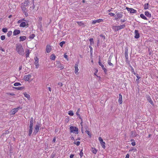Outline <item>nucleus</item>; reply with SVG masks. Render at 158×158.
I'll list each match as a JSON object with an SVG mask.
<instances>
[{"label":"nucleus","mask_w":158,"mask_h":158,"mask_svg":"<svg viewBox=\"0 0 158 158\" xmlns=\"http://www.w3.org/2000/svg\"><path fill=\"white\" fill-rule=\"evenodd\" d=\"M50 58L52 60H55L56 58V56L54 54H52L50 56Z\"/></svg>","instance_id":"32"},{"label":"nucleus","mask_w":158,"mask_h":158,"mask_svg":"<svg viewBox=\"0 0 158 158\" xmlns=\"http://www.w3.org/2000/svg\"><path fill=\"white\" fill-rule=\"evenodd\" d=\"M126 9L128 11H129L131 13H135L136 12V10L132 8L126 7Z\"/></svg>","instance_id":"11"},{"label":"nucleus","mask_w":158,"mask_h":158,"mask_svg":"<svg viewBox=\"0 0 158 158\" xmlns=\"http://www.w3.org/2000/svg\"><path fill=\"white\" fill-rule=\"evenodd\" d=\"M34 60H35L34 64L35 66V68L36 69H38L39 66V65L38 63V62H39L38 58H37V57H35L34 58Z\"/></svg>","instance_id":"7"},{"label":"nucleus","mask_w":158,"mask_h":158,"mask_svg":"<svg viewBox=\"0 0 158 158\" xmlns=\"http://www.w3.org/2000/svg\"><path fill=\"white\" fill-rule=\"evenodd\" d=\"M98 139L99 140L100 143L101 144L102 148H103L104 149H105L106 148L105 142L104 141H103V139L101 137H99Z\"/></svg>","instance_id":"5"},{"label":"nucleus","mask_w":158,"mask_h":158,"mask_svg":"<svg viewBox=\"0 0 158 158\" xmlns=\"http://www.w3.org/2000/svg\"><path fill=\"white\" fill-rule=\"evenodd\" d=\"M116 14L117 17L115 18V19L116 20H118V19L121 18L123 16V12H121L120 13L116 12Z\"/></svg>","instance_id":"6"},{"label":"nucleus","mask_w":158,"mask_h":158,"mask_svg":"<svg viewBox=\"0 0 158 158\" xmlns=\"http://www.w3.org/2000/svg\"><path fill=\"white\" fill-rule=\"evenodd\" d=\"M136 76V77L137 78L136 79V81H138L139 80V79L140 78V77L139 76H138V74H137Z\"/></svg>","instance_id":"51"},{"label":"nucleus","mask_w":158,"mask_h":158,"mask_svg":"<svg viewBox=\"0 0 158 158\" xmlns=\"http://www.w3.org/2000/svg\"><path fill=\"white\" fill-rule=\"evenodd\" d=\"M145 15L146 16L149 18H151L152 15L151 13H150L148 11H146L145 12Z\"/></svg>","instance_id":"25"},{"label":"nucleus","mask_w":158,"mask_h":158,"mask_svg":"<svg viewBox=\"0 0 158 158\" xmlns=\"http://www.w3.org/2000/svg\"><path fill=\"white\" fill-rule=\"evenodd\" d=\"M65 44V42L64 41H62L60 43V45L61 47H62L63 45Z\"/></svg>","instance_id":"41"},{"label":"nucleus","mask_w":158,"mask_h":158,"mask_svg":"<svg viewBox=\"0 0 158 158\" xmlns=\"http://www.w3.org/2000/svg\"><path fill=\"white\" fill-rule=\"evenodd\" d=\"M131 135L133 137H136L137 135V134L135 131H132L131 132Z\"/></svg>","instance_id":"31"},{"label":"nucleus","mask_w":158,"mask_h":158,"mask_svg":"<svg viewBox=\"0 0 158 158\" xmlns=\"http://www.w3.org/2000/svg\"><path fill=\"white\" fill-rule=\"evenodd\" d=\"M2 31L4 33L6 32L7 31V29L6 28H3L2 29Z\"/></svg>","instance_id":"49"},{"label":"nucleus","mask_w":158,"mask_h":158,"mask_svg":"<svg viewBox=\"0 0 158 158\" xmlns=\"http://www.w3.org/2000/svg\"><path fill=\"white\" fill-rule=\"evenodd\" d=\"M91 150L92 152L94 154H96L98 151L97 150L94 148H92Z\"/></svg>","instance_id":"26"},{"label":"nucleus","mask_w":158,"mask_h":158,"mask_svg":"<svg viewBox=\"0 0 158 158\" xmlns=\"http://www.w3.org/2000/svg\"><path fill=\"white\" fill-rule=\"evenodd\" d=\"M109 15L112 16H114L115 15V14L114 13H109Z\"/></svg>","instance_id":"52"},{"label":"nucleus","mask_w":158,"mask_h":158,"mask_svg":"<svg viewBox=\"0 0 158 158\" xmlns=\"http://www.w3.org/2000/svg\"><path fill=\"white\" fill-rule=\"evenodd\" d=\"M76 23L79 26H85L84 23L82 21H76Z\"/></svg>","instance_id":"22"},{"label":"nucleus","mask_w":158,"mask_h":158,"mask_svg":"<svg viewBox=\"0 0 158 158\" xmlns=\"http://www.w3.org/2000/svg\"><path fill=\"white\" fill-rule=\"evenodd\" d=\"M70 133L75 134H78L79 133V129L78 127L74 126H71L69 128Z\"/></svg>","instance_id":"2"},{"label":"nucleus","mask_w":158,"mask_h":158,"mask_svg":"<svg viewBox=\"0 0 158 158\" xmlns=\"http://www.w3.org/2000/svg\"><path fill=\"white\" fill-rule=\"evenodd\" d=\"M56 66L58 68H60L61 69H63L64 68L63 64H62L59 61L56 62Z\"/></svg>","instance_id":"13"},{"label":"nucleus","mask_w":158,"mask_h":158,"mask_svg":"<svg viewBox=\"0 0 158 158\" xmlns=\"http://www.w3.org/2000/svg\"><path fill=\"white\" fill-rule=\"evenodd\" d=\"M29 2L28 1H25L24 2V4H25V6H27L28 5H29Z\"/></svg>","instance_id":"44"},{"label":"nucleus","mask_w":158,"mask_h":158,"mask_svg":"<svg viewBox=\"0 0 158 158\" xmlns=\"http://www.w3.org/2000/svg\"><path fill=\"white\" fill-rule=\"evenodd\" d=\"M78 64H76L74 66V68H75V71L74 72L75 73L77 74L78 75V71H79V69L78 68Z\"/></svg>","instance_id":"14"},{"label":"nucleus","mask_w":158,"mask_h":158,"mask_svg":"<svg viewBox=\"0 0 158 158\" xmlns=\"http://www.w3.org/2000/svg\"><path fill=\"white\" fill-rule=\"evenodd\" d=\"M12 31H9L8 32L7 35L8 37H10L12 35Z\"/></svg>","instance_id":"38"},{"label":"nucleus","mask_w":158,"mask_h":158,"mask_svg":"<svg viewBox=\"0 0 158 158\" xmlns=\"http://www.w3.org/2000/svg\"><path fill=\"white\" fill-rule=\"evenodd\" d=\"M66 121L68 122L69 120V118H68L66 119Z\"/></svg>","instance_id":"64"},{"label":"nucleus","mask_w":158,"mask_h":158,"mask_svg":"<svg viewBox=\"0 0 158 158\" xmlns=\"http://www.w3.org/2000/svg\"><path fill=\"white\" fill-rule=\"evenodd\" d=\"M98 64H99V65L102 67V69H103V70H104L105 73H106L107 72V70L104 67V65L103 64H102V63L101 62L100 60H99V61L98 62Z\"/></svg>","instance_id":"12"},{"label":"nucleus","mask_w":158,"mask_h":158,"mask_svg":"<svg viewBox=\"0 0 158 158\" xmlns=\"http://www.w3.org/2000/svg\"><path fill=\"white\" fill-rule=\"evenodd\" d=\"M58 85H59L61 87L63 86V84L62 83L59 82L58 83Z\"/></svg>","instance_id":"55"},{"label":"nucleus","mask_w":158,"mask_h":158,"mask_svg":"<svg viewBox=\"0 0 158 158\" xmlns=\"http://www.w3.org/2000/svg\"><path fill=\"white\" fill-rule=\"evenodd\" d=\"M42 19H43L42 17H40L39 18V20L40 21H42Z\"/></svg>","instance_id":"57"},{"label":"nucleus","mask_w":158,"mask_h":158,"mask_svg":"<svg viewBox=\"0 0 158 158\" xmlns=\"http://www.w3.org/2000/svg\"><path fill=\"white\" fill-rule=\"evenodd\" d=\"M126 21V20L125 19L121 20V22L122 23L124 22H125Z\"/></svg>","instance_id":"58"},{"label":"nucleus","mask_w":158,"mask_h":158,"mask_svg":"<svg viewBox=\"0 0 158 158\" xmlns=\"http://www.w3.org/2000/svg\"><path fill=\"white\" fill-rule=\"evenodd\" d=\"M100 37L103 38H104V39H105V36L104 35H100Z\"/></svg>","instance_id":"59"},{"label":"nucleus","mask_w":158,"mask_h":158,"mask_svg":"<svg viewBox=\"0 0 158 158\" xmlns=\"http://www.w3.org/2000/svg\"><path fill=\"white\" fill-rule=\"evenodd\" d=\"M74 155L73 154H71L70 156V158H73L74 157Z\"/></svg>","instance_id":"60"},{"label":"nucleus","mask_w":158,"mask_h":158,"mask_svg":"<svg viewBox=\"0 0 158 158\" xmlns=\"http://www.w3.org/2000/svg\"><path fill=\"white\" fill-rule=\"evenodd\" d=\"M131 71H132V72L133 73L134 75H137V74H136L135 73L134 69L132 67V68H131Z\"/></svg>","instance_id":"45"},{"label":"nucleus","mask_w":158,"mask_h":158,"mask_svg":"<svg viewBox=\"0 0 158 158\" xmlns=\"http://www.w3.org/2000/svg\"><path fill=\"white\" fill-rule=\"evenodd\" d=\"M26 57H29V54L30 53L29 50H27L26 51Z\"/></svg>","instance_id":"37"},{"label":"nucleus","mask_w":158,"mask_h":158,"mask_svg":"<svg viewBox=\"0 0 158 158\" xmlns=\"http://www.w3.org/2000/svg\"><path fill=\"white\" fill-rule=\"evenodd\" d=\"M83 152H82L81 151L80 153V155L81 157H82V156L83 155Z\"/></svg>","instance_id":"54"},{"label":"nucleus","mask_w":158,"mask_h":158,"mask_svg":"<svg viewBox=\"0 0 158 158\" xmlns=\"http://www.w3.org/2000/svg\"><path fill=\"white\" fill-rule=\"evenodd\" d=\"M135 37L136 39H138L139 37V31L137 30H135Z\"/></svg>","instance_id":"17"},{"label":"nucleus","mask_w":158,"mask_h":158,"mask_svg":"<svg viewBox=\"0 0 158 158\" xmlns=\"http://www.w3.org/2000/svg\"><path fill=\"white\" fill-rule=\"evenodd\" d=\"M111 59H110L109 58V60H108V63L110 65L113 67V66H114V65L111 62Z\"/></svg>","instance_id":"34"},{"label":"nucleus","mask_w":158,"mask_h":158,"mask_svg":"<svg viewBox=\"0 0 158 158\" xmlns=\"http://www.w3.org/2000/svg\"><path fill=\"white\" fill-rule=\"evenodd\" d=\"M40 126L38 125H36L34 129V130L33 134L35 135L39 131Z\"/></svg>","instance_id":"8"},{"label":"nucleus","mask_w":158,"mask_h":158,"mask_svg":"<svg viewBox=\"0 0 158 158\" xmlns=\"http://www.w3.org/2000/svg\"><path fill=\"white\" fill-rule=\"evenodd\" d=\"M103 21V19H99L96 20H94L93 21L92 23L93 24H95L96 23H100Z\"/></svg>","instance_id":"15"},{"label":"nucleus","mask_w":158,"mask_h":158,"mask_svg":"<svg viewBox=\"0 0 158 158\" xmlns=\"http://www.w3.org/2000/svg\"><path fill=\"white\" fill-rule=\"evenodd\" d=\"M80 111V108H78L76 113V115L78 116V118L81 120V126H82V123L83 122L82 119L81 118L80 115L79 114Z\"/></svg>","instance_id":"9"},{"label":"nucleus","mask_w":158,"mask_h":158,"mask_svg":"<svg viewBox=\"0 0 158 158\" xmlns=\"http://www.w3.org/2000/svg\"><path fill=\"white\" fill-rule=\"evenodd\" d=\"M128 49L127 48H125V56L126 57V59L127 61L128 59Z\"/></svg>","instance_id":"20"},{"label":"nucleus","mask_w":158,"mask_h":158,"mask_svg":"<svg viewBox=\"0 0 158 158\" xmlns=\"http://www.w3.org/2000/svg\"><path fill=\"white\" fill-rule=\"evenodd\" d=\"M19 26L22 27H28V24L27 22H22L20 24Z\"/></svg>","instance_id":"10"},{"label":"nucleus","mask_w":158,"mask_h":158,"mask_svg":"<svg viewBox=\"0 0 158 158\" xmlns=\"http://www.w3.org/2000/svg\"><path fill=\"white\" fill-rule=\"evenodd\" d=\"M14 88L15 89H16L21 90L24 89V87H14Z\"/></svg>","instance_id":"35"},{"label":"nucleus","mask_w":158,"mask_h":158,"mask_svg":"<svg viewBox=\"0 0 158 158\" xmlns=\"http://www.w3.org/2000/svg\"><path fill=\"white\" fill-rule=\"evenodd\" d=\"M52 49L51 46L49 45H47L46 48V51L47 53H49L51 52Z\"/></svg>","instance_id":"18"},{"label":"nucleus","mask_w":158,"mask_h":158,"mask_svg":"<svg viewBox=\"0 0 158 158\" xmlns=\"http://www.w3.org/2000/svg\"><path fill=\"white\" fill-rule=\"evenodd\" d=\"M23 94L24 96L26 98H27L28 100H30V95L29 94H28L26 93L25 92Z\"/></svg>","instance_id":"27"},{"label":"nucleus","mask_w":158,"mask_h":158,"mask_svg":"<svg viewBox=\"0 0 158 158\" xmlns=\"http://www.w3.org/2000/svg\"><path fill=\"white\" fill-rule=\"evenodd\" d=\"M64 57L65 59H67V60H68V56H67V55L66 54V53H65L64 54Z\"/></svg>","instance_id":"50"},{"label":"nucleus","mask_w":158,"mask_h":158,"mask_svg":"<svg viewBox=\"0 0 158 158\" xmlns=\"http://www.w3.org/2000/svg\"><path fill=\"white\" fill-rule=\"evenodd\" d=\"M85 132L87 134V135H89V136H91V134L90 133L89 131H86Z\"/></svg>","instance_id":"48"},{"label":"nucleus","mask_w":158,"mask_h":158,"mask_svg":"<svg viewBox=\"0 0 158 158\" xmlns=\"http://www.w3.org/2000/svg\"><path fill=\"white\" fill-rule=\"evenodd\" d=\"M1 39L2 40H4L5 39V35H2L1 36Z\"/></svg>","instance_id":"46"},{"label":"nucleus","mask_w":158,"mask_h":158,"mask_svg":"<svg viewBox=\"0 0 158 158\" xmlns=\"http://www.w3.org/2000/svg\"><path fill=\"white\" fill-rule=\"evenodd\" d=\"M68 114L70 116H73L74 114L73 111L71 110L69 111Z\"/></svg>","instance_id":"40"},{"label":"nucleus","mask_w":158,"mask_h":158,"mask_svg":"<svg viewBox=\"0 0 158 158\" xmlns=\"http://www.w3.org/2000/svg\"><path fill=\"white\" fill-rule=\"evenodd\" d=\"M98 70L96 69V71L94 72V75L96 76L97 75V73L98 72Z\"/></svg>","instance_id":"53"},{"label":"nucleus","mask_w":158,"mask_h":158,"mask_svg":"<svg viewBox=\"0 0 158 158\" xmlns=\"http://www.w3.org/2000/svg\"><path fill=\"white\" fill-rule=\"evenodd\" d=\"M15 86H18L19 85H21V84L19 82H16L14 84Z\"/></svg>","instance_id":"42"},{"label":"nucleus","mask_w":158,"mask_h":158,"mask_svg":"<svg viewBox=\"0 0 158 158\" xmlns=\"http://www.w3.org/2000/svg\"><path fill=\"white\" fill-rule=\"evenodd\" d=\"M35 36V35L34 34H32L29 36V38L30 40L33 39Z\"/></svg>","instance_id":"36"},{"label":"nucleus","mask_w":158,"mask_h":158,"mask_svg":"<svg viewBox=\"0 0 158 158\" xmlns=\"http://www.w3.org/2000/svg\"><path fill=\"white\" fill-rule=\"evenodd\" d=\"M119 99L118 102L120 104H121L123 102V97L122 95L120 94L119 95Z\"/></svg>","instance_id":"19"},{"label":"nucleus","mask_w":158,"mask_h":158,"mask_svg":"<svg viewBox=\"0 0 158 158\" xmlns=\"http://www.w3.org/2000/svg\"><path fill=\"white\" fill-rule=\"evenodd\" d=\"M56 139L55 138H54L53 139V142H54V143H55V142H56Z\"/></svg>","instance_id":"62"},{"label":"nucleus","mask_w":158,"mask_h":158,"mask_svg":"<svg viewBox=\"0 0 158 158\" xmlns=\"http://www.w3.org/2000/svg\"><path fill=\"white\" fill-rule=\"evenodd\" d=\"M125 27V25L123 24L119 26H113L112 27V29L115 31H118L120 30L123 29Z\"/></svg>","instance_id":"3"},{"label":"nucleus","mask_w":158,"mask_h":158,"mask_svg":"<svg viewBox=\"0 0 158 158\" xmlns=\"http://www.w3.org/2000/svg\"><path fill=\"white\" fill-rule=\"evenodd\" d=\"M149 7V4L148 3H146L144 5V10H146Z\"/></svg>","instance_id":"33"},{"label":"nucleus","mask_w":158,"mask_h":158,"mask_svg":"<svg viewBox=\"0 0 158 158\" xmlns=\"http://www.w3.org/2000/svg\"><path fill=\"white\" fill-rule=\"evenodd\" d=\"M22 10L24 11H25V10H26V8H22Z\"/></svg>","instance_id":"63"},{"label":"nucleus","mask_w":158,"mask_h":158,"mask_svg":"<svg viewBox=\"0 0 158 158\" xmlns=\"http://www.w3.org/2000/svg\"><path fill=\"white\" fill-rule=\"evenodd\" d=\"M129 156H130V155H129V154H127L126 155L125 158H129Z\"/></svg>","instance_id":"56"},{"label":"nucleus","mask_w":158,"mask_h":158,"mask_svg":"<svg viewBox=\"0 0 158 158\" xmlns=\"http://www.w3.org/2000/svg\"><path fill=\"white\" fill-rule=\"evenodd\" d=\"M33 118L32 117L31 118V120L30 121V125L29 126V127H33Z\"/></svg>","instance_id":"30"},{"label":"nucleus","mask_w":158,"mask_h":158,"mask_svg":"<svg viewBox=\"0 0 158 158\" xmlns=\"http://www.w3.org/2000/svg\"><path fill=\"white\" fill-rule=\"evenodd\" d=\"M32 76L31 74L27 75L24 76L23 79L25 81H27L29 82L31 81L33 78L31 79Z\"/></svg>","instance_id":"4"},{"label":"nucleus","mask_w":158,"mask_h":158,"mask_svg":"<svg viewBox=\"0 0 158 158\" xmlns=\"http://www.w3.org/2000/svg\"><path fill=\"white\" fill-rule=\"evenodd\" d=\"M20 33V31L19 30H15L13 32V35H18Z\"/></svg>","instance_id":"24"},{"label":"nucleus","mask_w":158,"mask_h":158,"mask_svg":"<svg viewBox=\"0 0 158 158\" xmlns=\"http://www.w3.org/2000/svg\"><path fill=\"white\" fill-rule=\"evenodd\" d=\"M33 128L32 127H29V131L28 135L31 136Z\"/></svg>","instance_id":"28"},{"label":"nucleus","mask_w":158,"mask_h":158,"mask_svg":"<svg viewBox=\"0 0 158 158\" xmlns=\"http://www.w3.org/2000/svg\"><path fill=\"white\" fill-rule=\"evenodd\" d=\"M140 17H141V18H142V19L144 20H147V19L146 18V17L143 14H141L140 15Z\"/></svg>","instance_id":"29"},{"label":"nucleus","mask_w":158,"mask_h":158,"mask_svg":"<svg viewBox=\"0 0 158 158\" xmlns=\"http://www.w3.org/2000/svg\"><path fill=\"white\" fill-rule=\"evenodd\" d=\"M147 99L149 102L152 105H153L154 103L153 101L151 99L150 97L149 96H148L147 97Z\"/></svg>","instance_id":"21"},{"label":"nucleus","mask_w":158,"mask_h":158,"mask_svg":"<svg viewBox=\"0 0 158 158\" xmlns=\"http://www.w3.org/2000/svg\"><path fill=\"white\" fill-rule=\"evenodd\" d=\"M89 40L91 44H93L94 43L93 38H90Z\"/></svg>","instance_id":"43"},{"label":"nucleus","mask_w":158,"mask_h":158,"mask_svg":"<svg viewBox=\"0 0 158 158\" xmlns=\"http://www.w3.org/2000/svg\"><path fill=\"white\" fill-rule=\"evenodd\" d=\"M131 141L132 142L131 144L133 146H134L135 145V142L133 139H131Z\"/></svg>","instance_id":"39"},{"label":"nucleus","mask_w":158,"mask_h":158,"mask_svg":"<svg viewBox=\"0 0 158 158\" xmlns=\"http://www.w3.org/2000/svg\"><path fill=\"white\" fill-rule=\"evenodd\" d=\"M23 21H22V20L21 19L19 20L18 22V23H21V22H22Z\"/></svg>","instance_id":"61"},{"label":"nucleus","mask_w":158,"mask_h":158,"mask_svg":"<svg viewBox=\"0 0 158 158\" xmlns=\"http://www.w3.org/2000/svg\"><path fill=\"white\" fill-rule=\"evenodd\" d=\"M27 39L26 36H20L19 37V41H23Z\"/></svg>","instance_id":"23"},{"label":"nucleus","mask_w":158,"mask_h":158,"mask_svg":"<svg viewBox=\"0 0 158 158\" xmlns=\"http://www.w3.org/2000/svg\"><path fill=\"white\" fill-rule=\"evenodd\" d=\"M16 50L19 54L22 55L23 54V48L21 45H19L17 46Z\"/></svg>","instance_id":"1"},{"label":"nucleus","mask_w":158,"mask_h":158,"mask_svg":"<svg viewBox=\"0 0 158 158\" xmlns=\"http://www.w3.org/2000/svg\"><path fill=\"white\" fill-rule=\"evenodd\" d=\"M19 107H17L16 108H14L12 110H11L10 113L11 114H15L19 110Z\"/></svg>","instance_id":"16"},{"label":"nucleus","mask_w":158,"mask_h":158,"mask_svg":"<svg viewBox=\"0 0 158 158\" xmlns=\"http://www.w3.org/2000/svg\"><path fill=\"white\" fill-rule=\"evenodd\" d=\"M74 143L76 144L77 146H79L80 144V141H78L76 142H75Z\"/></svg>","instance_id":"47"}]
</instances>
